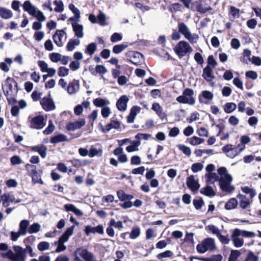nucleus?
I'll return each instance as SVG.
<instances>
[{
  "label": "nucleus",
  "instance_id": "f257e3e1",
  "mask_svg": "<svg viewBox=\"0 0 261 261\" xmlns=\"http://www.w3.org/2000/svg\"><path fill=\"white\" fill-rule=\"evenodd\" d=\"M178 32L174 31L171 36L172 40H177L180 39L181 36L180 33L183 35L184 38L188 40L191 44L197 43L199 36L196 34H192L189 27L184 22L178 23Z\"/></svg>",
  "mask_w": 261,
  "mask_h": 261
},
{
  "label": "nucleus",
  "instance_id": "f03ea898",
  "mask_svg": "<svg viewBox=\"0 0 261 261\" xmlns=\"http://www.w3.org/2000/svg\"><path fill=\"white\" fill-rule=\"evenodd\" d=\"M219 174V184L221 189L226 192H231L233 191L234 187L231 185L232 176L228 173L225 167H220L217 169Z\"/></svg>",
  "mask_w": 261,
  "mask_h": 261
},
{
  "label": "nucleus",
  "instance_id": "7ed1b4c3",
  "mask_svg": "<svg viewBox=\"0 0 261 261\" xmlns=\"http://www.w3.org/2000/svg\"><path fill=\"white\" fill-rule=\"evenodd\" d=\"M13 249L15 253L11 250H8L6 253H1V256L3 258H8L10 261H25L27 259V254H25V250L23 248L17 245L13 246Z\"/></svg>",
  "mask_w": 261,
  "mask_h": 261
},
{
  "label": "nucleus",
  "instance_id": "20e7f679",
  "mask_svg": "<svg viewBox=\"0 0 261 261\" xmlns=\"http://www.w3.org/2000/svg\"><path fill=\"white\" fill-rule=\"evenodd\" d=\"M179 58L189 56L193 51V48L189 43L185 40L180 41L173 48Z\"/></svg>",
  "mask_w": 261,
  "mask_h": 261
},
{
  "label": "nucleus",
  "instance_id": "39448f33",
  "mask_svg": "<svg viewBox=\"0 0 261 261\" xmlns=\"http://www.w3.org/2000/svg\"><path fill=\"white\" fill-rule=\"evenodd\" d=\"M194 91L193 89L186 88L183 91L182 95L176 98V100L180 103L193 106L195 103V99L194 97Z\"/></svg>",
  "mask_w": 261,
  "mask_h": 261
},
{
  "label": "nucleus",
  "instance_id": "423d86ee",
  "mask_svg": "<svg viewBox=\"0 0 261 261\" xmlns=\"http://www.w3.org/2000/svg\"><path fill=\"white\" fill-rule=\"evenodd\" d=\"M216 249L214 240L211 238H207L198 244L196 246V250L199 253H204L207 251H213Z\"/></svg>",
  "mask_w": 261,
  "mask_h": 261
},
{
  "label": "nucleus",
  "instance_id": "0eeeda50",
  "mask_svg": "<svg viewBox=\"0 0 261 261\" xmlns=\"http://www.w3.org/2000/svg\"><path fill=\"white\" fill-rule=\"evenodd\" d=\"M75 252L78 253V255L85 261H96L93 254L86 248L79 247L75 250Z\"/></svg>",
  "mask_w": 261,
  "mask_h": 261
},
{
  "label": "nucleus",
  "instance_id": "6e6552de",
  "mask_svg": "<svg viewBox=\"0 0 261 261\" xmlns=\"http://www.w3.org/2000/svg\"><path fill=\"white\" fill-rule=\"evenodd\" d=\"M28 119L30 122V127L31 128L41 129L45 125L44 117L42 116L39 115L34 118L29 116Z\"/></svg>",
  "mask_w": 261,
  "mask_h": 261
},
{
  "label": "nucleus",
  "instance_id": "1a4fd4ad",
  "mask_svg": "<svg viewBox=\"0 0 261 261\" xmlns=\"http://www.w3.org/2000/svg\"><path fill=\"white\" fill-rule=\"evenodd\" d=\"M66 38V33L65 31L61 30L56 31L53 36V39L56 44L59 47H62L63 45L65 39Z\"/></svg>",
  "mask_w": 261,
  "mask_h": 261
},
{
  "label": "nucleus",
  "instance_id": "9d476101",
  "mask_svg": "<svg viewBox=\"0 0 261 261\" xmlns=\"http://www.w3.org/2000/svg\"><path fill=\"white\" fill-rule=\"evenodd\" d=\"M223 152H224L226 156L230 158H234L241 151L240 148L238 147H233L232 145L227 144L222 148Z\"/></svg>",
  "mask_w": 261,
  "mask_h": 261
},
{
  "label": "nucleus",
  "instance_id": "9b49d317",
  "mask_svg": "<svg viewBox=\"0 0 261 261\" xmlns=\"http://www.w3.org/2000/svg\"><path fill=\"white\" fill-rule=\"evenodd\" d=\"M40 104L45 111H53L56 108L54 101L49 97H43L40 100Z\"/></svg>",
  "mask_w": 261,
  "mask_h": 261
},
{
  "label": "nucleus",
  "instance_id": "f8f14e48",
  "mask_svg": "<svg viewBox=\"0 0 261 261\" xmlns=\"http://www.w3.org/2000/svg\"><path fill=\"white\" fill-rule=\"evenodd\" d=\"M240 236H241V230L238 228L234 229L231 234V239L236 247H241L243 245L244 240L243 239L239 238Z\"/></svg>",
  "mask_w": 261,
  "mask_h": 261
},
{
  "label": "nucleus",
  "instance_id": "ddd939ff",
  "mask_svg": "<svg viewBox=\"0 0 261 261\" xmlns=\"http://www.w3.org/2000/svg\"><path fill=\"white\" fill-rule=\"evenodd\" d=\"M84 231L87 236H89L91 233H97L100 234H103L104 233L103 227L102 225H98L96 227L87 225L85 227Z\"/></svg>",
  "mask_w": 261,
  "mask_h": 261
},
{
  "label": "nucleus",
  "instance_id": "4468645a",
  "mask_svg": "<svg viewBox=\"0 0 261 261\" xmlns=\"http://www.w3.org/2000/svg\"><path fill=\"white\" fill-rule=\"evenodd\" d=\"M86 124L85 119H82L78 120L75 122H71L68 123L66 125V129L69 130H74L77 129H80Z\"/></svg>",
  "mask_w": 261,
  "mask_h": 261
},
{
  "label": "nucleus",
  "instance_id": "2eb2a0df",
  "mask_svg": "<svg viewBox=\"0 0 261 261\" xmlns=\"http://www.w3.org/2000/svg\"><path fill=\"white\" fill-rule=\"evenodd\" d=\"M187 185L193 192L197 191L199 188V185L194 175H190L187 178Z\"/></svg>",
  "mask_w": 261,
  "mask_h": 261
},
{
  "label": "nucleus",
  "instance_id": "dca6fc26",
  "mask_svg": "<svg viewBox=\"0 0 261 261\" xmlns=\"http://www.w3.org/2000/svg\"><path fill=\"white\" fill-rule=\"evenodd\" d=\"M71 26L75 36L77 38H83L84 35L83 25L79 23H71Z\"/></svg>",
  "mask_w": 261,
  "mask_h": 261
},
{
  "label": "nucleus",
  "instance_id": "f3484780",
  "mask_svg": "<svg viewBox=\"0 0 261 261\" xmlns=\"http://www.w3.org/2000/svg\"><path fill=\"white\" fill-rule=\"evenodd\" d=\"M128 100V98L127 96H121L118 100L116 103L117 109L120 111H125L126 109L127 103Z\"/></svg>",
  "mask_w": 261,
  "mask_h": 261
},
{
  "label": "nucleus",
  "instance_id": "a211bd4d",
  "mask_svg": "<svg viewBox=\"0 0 261 261\" xmlns=\"http://www.w3.org/2000/svg\"><path fill=\"white\" fill-rule=\"evenodd\" d=\"M23 10L27 12L30 15L33 16L38 9L33 6L29 1H26L23 4Z\"/></svg>",
  "mask_w": 261,
  "mask_h": 261
},
{
  "label": "nucleus",
  "instance_id": "6ab92c4d",
  "mask_svg": "<svg viewBox=\"0 0 261 261\" xmlns=\"http://www.w3.org/2000/svg\"><path fill=\"white\" fill-rule=\"evenodd\" d=\"M74 226L72 225L70 227L67 228L66 231L63 233V234L59 238L58 241L64 243L67 242L70 236L72 235Z\"/></svg>",
  "mask_w": 261,
  "mask_h": 261
},
{
  "label": "nucleus",
  "instance_id": "aec40b11",
  "mask_svg": "<svg viewBox=\"0 0 261 261\" xmlns=\"http://www.w3.org/2000/svg\"><path fill=\"white\" fill-rule=\"evenodd\" d=\"M80 88V84L78 81L73 80L69 83L67 87V92L69 94H73L76 93Z\"/></svg>",
  "mask_w": 261,
  "mask_h": 261
},
{
  "label": "nucleus",
  "instance_id": "412c9836",
  "mask_svg": "<svg viewBox=\"0 0 261 261\" xmlns=\"http://www.w3.org/2000/svg\"><path fill=\"white\" fill-rule=\"evenodd\" d=\"M129 56L130 57V61L134 64H139L141 60H142L143 58V55L137 51H130L129 53Z\"/></svg>",
  "mask_w": 261,
  "mask_h": 261
},
{
  "label": "nucleus",
  "instance_id": "4be33fe9",
  "mask_svg": "<svg viewBox=\"0 0 261 261\" xmlns=\"http://www.w3.org/2000/svg\"><path fill=\"white\" fill-rule=\"evenodd\" d=\"M47 147L43 145H37L31 147L32 151L38 152L42 158H45L47 154Z\"/></svg>",
  "mask_w": 261,
  "mask_h": 261
},
{
  "label": "nucleus",
  "instance_id": "5701e85b",
  "mask_svg": "<svg viewBox=\"0 0 261 261\" xmlns=\"http://www.w3.org/2000/svg\"><path fill=\"white\" fill-rule=\"evenodd\" d=\"M140 108L138 106L133 107L130 110L128 116L127 117V121L128 123H133L137 115L140 112Z\"/></svg>",
  "mask_w": 261,
  "mask_h": 261
},
{
  "label": "nucleus",
  "instance_id": "b1692460",
  "mask_svg": "<svg viewBox=\"0 0 261 261\" xmlns=\"http://www.w3.org/2000/svg\"><path fill=\"white\" fill-rule=\"evenodd\" d=\"M151 109L155 112L156 114L161 119H163L166 117V114L163 112L162 107L159 103H153Z\"/></svg>",
  "mask_w": 261,
  "mask_h": 261
},
{
  "label": "nucleus",
  "instance_id": "393cba45",
  "mask_svg": "<svg viewBox=\"0 0 261 261\" xmlns=\"http://www.w3.org/2000/svg\"><path fill=\"white\" fill-rule=\"evenodd\" d=\"M240 198V206L242 209H246L252 203L253 197L247 198V197H238Z\"/></svg>",
  "mask_w": 261,
  "mask_h": 261
},
{
  "label": "nucleus",
  "instance_id": "a878e982",
  "mask_svg": "<svg viewBox=\"0 0 261 261\" xmlns=\"http://www.w3.org/2000/svg\"><path fill=\"white\" fill-rule=\"evenodd\" d=\"M202 77L207 82H211L213 80L214 77L212 74V70L209 66L203 69Z\"/></svg>",
  "mask_w": 261,
  "mask_h": 261
},
{
  "label": "nucleus",
  "instance_id": "bb28decb",
  "mask_svg": "<svg viewBox=\"0 0 261 261\" xmlns=\"http://www.w3.org/2000/svg\"><path fill=\"white\" fill-rule=\"evenodd\" d=\"M13 16L12 11L4 7H0V16L5 19L11 18Z\"/></svg>",
  "mask_w": 261,
  "mask_h": 261
},
{
  "label": "nucleus",
  "instance_id": "cd10ccee",
  "mask_svg": "<svg viewBox=\"0 0 261 261\" xmlns=\"http://www.w3.org/2000/svg\"><path fill=\"white\" fill-rule=\"evenodd\" d=\"M93 104L97 107H105L110 105L109 100L101 98H97L93 100Z\"/></svg>",
  "mask_w": 261,
  "mask_h": 261
},
{
  "label": "nucleus",
  "instance_id": "c85d7f7f",
  "mask_svg": "<svg viewBox=\"0 0 261 261\" xmlns=\"http://www.w3.org/2000/svg\"><path fill=\"white\" fill-rule=\"evenodd\" d=\"M81 43V41L78 39H71L69 40L66 45V49L68 51H72L74 49L75 46H79Z\"/></svg>",
  "mask_w": 261,
  "mask_h": 261
},
{
  "label": "nucleus",
  "instance_id": "c756f323",
  "mask_svg": "<svg viewBox=\"0 0 261 261\" xmlns=\"http://www.w3.org/2000/svg\"><path fill=\"white\" fill-rule=\"evenodd\" d=\"M134 197H118V198L123 201V203L121 204V206L124 208H128L132 207L133 205L132 202L130 201V199H132Z\"/></svg>",
  "mask_w": 261,
  "mask_h": 261
},
{
  "label": "nucleus",
  "instance_id": "7c9ffc66",
  "mask_svg": "<svg viewBox=\"0 0 261 261\" xmlns=\"http://www.w3.org/2000/svg\"><path fill=\"white\" fill-rule=\"evenodd\" d=\"M102 154V150L101 148H96L92 146L89 150V157L92 158L94 156H101Z\"/></svg>",
  "mask_w": 261,
  "mask_h": 261
},
{
  "label": "nucleus",
  "instance_id": "2f4dec72",
  "mask_svg": "<svg viewBox=\"0 0 261 261\" xmlns=\"http://www.w3.org/2000/svg\"><path fill=\"white\" fill-rule=\"evenodd\" d=\"M238 204L237 199L234 197L230 198L225 204V208L227 210H231L236 208Z\"/></svg>",
  "mask_w": 261,
  "mask_h": 261
},
{
  "label": "nucleus",
  "instance_id": "473e14b6",
  "mask_svg": "<svg viewBox=\"0 0 261 261\" xmlns=\"http://www.w3.org/2000/svg\"><path fill=\"white\" fill-rule=\"evenodd\" d=\"M206 181L213 184L216 181H219V174L217 173L211 172L207 173L205 175Z\"/></svg>",
  "mask_w": 261,
  "mask_h": 261
},
{
  "label": "nucleus",
  "instance_id": "72a5a7b5",
  "mask_svg": "<svg viewBox=\"0 0 261 261\" xmlns=\"http://www.w3.org/2000/svg\"><path fill=\"white\" fill-rule=\"evenodd\" d=\"M140 144L141 142L139 140L132 141L131 144L126 148V150L128 152L138 151Z\"/></svg>",
  "mask_w": 261,
  "mask_h": 261
},
{
  "label": "nucleus",
  "instance_id": "f704fd0d",
  "mask_svg": "<svg viewBox=\"0 0 261 261\" xmlns=\"http://www.w3.org/2000/svg\"><path fill=\"white\" fill-rule=\"evenodd\" d=\"M12 62L11 58L5 59L4 62L0 63V68L5 72H8L10 70L9 66L11 65Z\"/></svg>",
  "mask_w": 261,
  "mask_h": 261
},
{
  "label": "nucleus",
  "instance_id": "c9c22d12",
  "mask_svg": "<svg viewBox=\"0 0 261 261\" xmlns=\"http://www.w3.org/2000/svg\"><path fill=\"white\" fill-rule=\"evenodd\" d=\"M67 141V137L63 134H58L51 138L50 142L56 144L59 142Z\"/></svg>",
  "mask_w": 261,
  "mask_h": 261
},
{
  "label": "nucleus",
  "instance_id": "e433bc0d",
  "mask_svg": "<svg viewBox=\"0 0 261 261\" xmlns=\"http://www.w3.org/2000/svg\"><path fill=\"white\" fill-rule=\"evenodd\" d=\"M29 225V221L28 220H23L19 224V231L21 235H25L27 232V228Z\"/></svg>",
  "mask_w": 261,
  "mask_h": 261
},
{
  "label": "nucleus",
  "instance_id": "4c0bfd02",
  "mask_svg": "<svg viewBox=\"0 0 261 261\" xmlns=\"http://www.w3.org/2000/svg\"><path fill=\"white\" fill-rule=\"evenodd\" d=\"M96 49L97 46L96 44L94 43H91L87 46L85 53V54L89 55L90 56H92L96 50Z\"/></svg>",
  "mask_w": 261,
  "mask_h": 261
},
{
  "label": "nucleus",
  "instance_id": "58836bf2",
  "mask_svg": "<svg viewBox=\"0 0 261 261\" xmlns=\"http://www.w3.org/2000/svg\"><path fill=\"white\" fill-rule=\"evenodd\" d=\"M120 127V123L118 121L111 120L110 123L106 125V129L107 132L111 129H118Z\"/></svg>",
  "mask_w": 261,
  "mask_h": 261
},
{
  "label": "nucleus",
  "instance_id": "ea45409f",
  "mask_svg": "<svg viewBox=\"0 0 261 261\" xmlns=\"http://www.w3.org/2000/svg\"><path fill=\"white\" fill-rule=\"evenodd\" d=\"M251 139L250 137L248 136H243L241 138V142L242 144L239 145L238 147L240 148V151H242L245 148V145L248 144L249 142H250Z\"/></svg>",
  "mask_w": 261,
  "mask_h": 261
},
{
  "label": "nucleus",
  "instance_id": "a19ab883",
  "mask_svg": "<svg viewBox=\"0 0 261 261\" xmlns=\"http://www.w3.org/2000/svg\"><path fill=\"white\" fill-rule=\"evenodd\" d=\"M200 193L206 196H214L216 194L214 189L210 186L202 188L200 190Z\"/></svg>",
  "mask_w": 261,
  "mask_h": 261
},
{
  "label": "nucleus",
  "instance_id": "79ce46f5",
  "mask_svg": "<svg viewBox=\"0 0 261 261\" xmlns=\"http://www.w3.org/2000/svg\"><path fill=\"white\" fill-rule=\"evenodd\" d=\"M237 108V105L233 102L226 103L224 107V110L226 113H230L234 111Z\"/></svg>",
  "mask_w": 261,
  "mask_h": 261
},
{
  "label": "nucleus",
  "instance_id": "37998d69",
  "mask_svg": "<svg viewBox=\"0 0 261 261\" xmlns=\"http://www.w3.org/2000/svg\"><path fill=\"white\" fill-rule=\"evenodd\" d=\"M25 169L30 172V174L32 175L33 180L35 179V176L37 175V171L36 170V167L34 165L27 164L25 165Z\"/></svg>",
  "mask_w": 261,
  "mask_h": 261
},
{
  "label": "nucleus",
  "instance_id": "c03bdc74",
  "mask_svg": "<svg viewBox=\"0 0 261 261\" xmlns=\"http://www.w3.org/2000/svg\"><path fill=\"white\" fill-rule=\"evenodd\" d=\"M223 258L221 254L213 255L211 257H203L200 258L201 261H222Z\"/></svg>",
  "mask_w": 261,
  "mask_h": 261
},
{
  "label": "nucleus",
  "instance_id": "a18cd8bd",
  "mask_svg": "<svg viewBox=\"0 0 261 261\" xmlns=\"http://www.w3.org/2000/svg\"><path fill=\"white\" fill-rule=\"evenodd\" d=\"M54 4L56 6L54 9L55 12L57 13H61L64 11V5L62 1L55 0L54 2Z\"/></svg>",
  "mask_w": 261,
  "mask_h": 261
},
{
  "label": "nucleus",
  "instance_id": "49530a36",
  "mask_svg": "<svg viewBox=\"0 0 261 261\" xmlns=\"http://www.w3.org/2000/svg\"><path fill=\"white\" fill-rule=\"evenodd\" d=\"M204 141L203 139L198 138L196 136H194L189 139V143L192 145L195 146L202 143Z\"/></svg>",
  "mask_w": 261,
  "mask_h": 261
},
{
  "label": "nucleus",
  "instance_id": "de8ad7c7",
  "mask_svg": "<svg viewBox=\"0 0 261 261\" xmlns=\"http://www.w3.org/2000/svg\"><path fill=\"white\" fill-rule=\"evenodd\" d=\"M242 191L245 194L249 195L250 196H255L256 195L255 190L247 186L242 187L241 188Z\"/></svg>",
  "mask_w": 261,
  "mask_h": 261
},
{
  "label": "nucleus",
  "instance_id": "09e8293b",
  "mask_svg": "<svg viewBox=\"0 0 261 261\" xmlns=\"http://www.w3.org/2000/svg\"><path fill=\"white\" fill-rule=\"evenodd\" d=\"M251 53V51L248 49H245L243 50V58L241 60V61L244 63H247L248 61H251L250 56Z\"/></svg>",
  "mask_w": 261,
  "mask_h": 261
},
{
  "label": "nucleus",
  "instance_id": "8fccbe9b",
  "mask_svg": "<svg viewBox=\"0 0 261 261\" xmlns=\"http://www.w3.org/2000/svg\"><path fill=\"white\" fill-rule=\"evenodd\" d=\"M97 23H98L100 25L102 26L107 25V23L106 22V17L105 14L103 13L100 12L97 16Z\"/></svg>",
  "mask_w": 261,
  "mask_h": 261
},
{
  "label": "nucleus",
  "instance_id": "3c124183",
  "mask_svg": "<svg viewBox=\"0 0 261 261\" xmlns=\"http://www.w3.org/2000/svg\"><path fill=\"white\" fill-rule=\"evenodd\" d=\"M178 149L182 152L185 155L190 156L191 154V150L189 147L185 146L182 144H179L177 145Z\"/></svg>",
  "mask_w": 261,
  "mask_h": 261
},
{
  "label": "nucleus",
  "instance_id": "603ef678",
  "mask_svg": "<svg viewBox=\"0 0 261 261\" xmlns=\"http://www.w3.org/2000/svg\"><path fill=\"white\" fill-rule=\"evenodd\" d=\"M54 245L57 246V247L55 250L57 253L61 252L66 250V246L64 243L60 242L59 241H56L54 242Z\"/></svg>",
  "mask_w": 261,
  "mask_h": 261
},
{
  "label": "nucleus",
  "instance_id": "864d4df0",
  "mask_svg": "<svg viewBox=\"0 0 261 261\" xmlns=\"http://www.w3.org/2000/svg\"><path fill=\"white\" fill-rule=\"evenodd\" d=\"M140 234V228L137 226L134 227L133 228V229L130 233L129 238L131 239H135L139 236Z\"/></svg>",
  "mask_w": 261,
  "mask_h": 261
},
{
  "label": "nucleus",
  "instance_id": "5fc2aeb1",
  "mask_svg": "<svg viewBox=\"0 0 261 261\" xmlns=\"http://www.w3.org/2000/svg\"><path fill=\"white\" fill-rule=\"evenodd\" d=\"M127 47V45L122 44L116 45L113 48V51L114 53L118 54L121 53Z\"/></svg>",
  "mask_w": 261,
  "mask_h": 261
},
{
  "label": "nucleus",
  "instance_id": "6e6d98bb",
  "mask_svg": "<svg viewBox=\"0 0 261 261\" xmlns=\"http://www.w3.org/2000/svg\"><path fill=\"white\" fill-rule=\"evenodd\" d=\"M109 225L110 226H114V227L117 228L118 229H121L123 227L122 221H118L116 222L115 219L113 218L110 220Z\"/></svg>",
  "mask_w": 261,
  "mask_h": 261
},
{
  "label": "nucleus",
  "instance_id": "4d7b16f0",
  "mask_svg": "<svg viewBox=\"0 0 261 261\" xmlns=\"http://www.w3.org/2000/svg\"><path fill=\"white\" fill-rule=\"evenodd\" d=\"M62 56L57 53H53L49 56L50 60L54 63H57L61 60Z\"/></svg>",
  "mask_w": 261,
  "mask_h": 261
},
{
  "label": "nucleus",
  "instance_id": "13d9d810",
  "mask_svg": "<svg viewBox=\"0 0 261 261\" xmlns=\"http://www.w3.org/2000/svg\"><path fill=\"white\" fill-rule=\"evenodd\" d=\"M173 255V252L170 250H166L163 252L158 254L156 256L159 259H162L163 258L170 257Z\"/></svg>",
  "mask_w": 261,
  "mask_h": 261
},
{
  "label": "nucleus",
  "instance_id": "bf43d9fd",
  "mask_svg": "<svg viewBox=\"0 0 261 261\" xmlns=\"http://www.w3.org/2000/svg\"><path fill=\"white\" fill-rule=\"evenodd\" d=\"M40 229V225L38 223H34L28 229L30 233H36Z\"/></svg>",
  "mask_w": 261,
  "mask_h": 261
},
{
  "label": "nucleus",
  "instance_id": "052dcab7",
  "mask_svg": "<svg viewBox=\"0 0 261 261\" xmlns=\"http://www.w3.org/2000/svg\"><path fill=\"white\" fill-rule=\"evenodd\" d=\"M244 261H258V257L249 251Z\"/></svg>",
  "mask_w": 261,
  "mask_h": 261
},
{
  "label": "nucleus",
  "instance_id": "680f3d73",
  "mask_svg": "<svg viewBox=\"0 0 261 261\" xmlns=\"http://www.w3.org/2000/svg\"><path fill=\"white\" fill-rule=\"evenodd\" d=\"M38 249L41 251L47 250L49 248V244L47 242H41L37 246Z\"/></svg>",
  "mask_w": 261,
  "mask_h": 261
},
{
  "label": "nucleus",
  "instance_id": "e2e57ef3",
  "mask_svg": "<svg viewBox=\"0 0 261 261\" xmlns=\"http://www.w3.org/2000/svg\"><path fill=\"white\" fill-rule=\"evenodd\" d=\"M33 17H36L38 21L43 22L45 21L46 17L44 16L43 13L40 10H37Z\"/></svg>",
  "mask_w": 261,
  "mask_h": 261
},
{
  "label": "nucleus",
  "instance_id": "0e129e2a",
  "mask_svg": "<svg viewBox=\"0 0 261 261\" xmlns=\"http://www.w3.org/2000/svg\"><path fill=\"white\" fill-rule=\"evenodd\" d=\"M68 8L70 11L74 14V16L78 17H81V12L79 9L76 8L75 6L72 4H70L68 6Z\"/></svg>",
  "mask_w": 261,
  "mask_h": 261
},
{
  "label": "nucleus",
  "instance_id": "69168bd1",
  "mask_svg": "<svg viewBox=\"0 0 261 261\" xmlns=\"http://www.w3.org/2000/svg\"><path fill=\"white\" fill-rule=\"evenodd\" d=\"M204 204V201L201 197L198 199L193 200V205L196 210H200Z\"/></svg>",
  "mask_w": 261,
  "mask_h": 261
},
{
  "label": "nucleus",
  "instance_id": "338daca9",
  "mask_svg": "<svg viewBox=\"0 0 261 261\" xmlns=\"http://www.w3.org/2000/svg\"><path fill=\"white\" fill-rule=\"evenodd\" d=\"M203 168V165L201 163H194L192 165L191 170L193 172H197L201 171Z\"/></svg>",
  "mask_w": 261,
  "mask_h": 261
},
{
  "label": "nucleus",
  "instance_id": "774afa93",
  "mask_svg": "<svg viewBox=\"0 0 261 261\" xmlns=\"http://www.w3.org/2000/svg\"><path fill=\"white\" fill-rule=\"evenodd\" d=\"M199 114L197 112H194L191 114L190 116L187 118V121L191 123L193 121H196L199 119Z\"/></svg>",
  "mask_w": 261,
  "mask_h": 261
}]
</instances>
